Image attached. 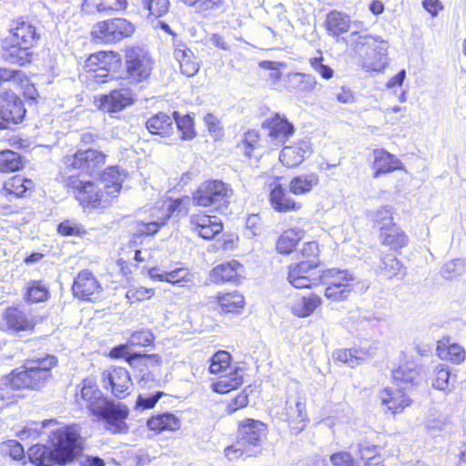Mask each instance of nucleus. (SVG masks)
Here are the masks:
<instances>
[{"instance_id": "obj_47", "label": "nucleus", "mask_w": 466, "mask_h": 466, "mask_svg": "<svg viewBox=\"0 0 466 466\" xmlns=\"http://www.w3.org/2000/svg\"><path fill=\"white\" fill-rule=\"evenodd\" d=\"M367 352L357 350V349H342L339 350L334 353V358L353 368L365 360Z\"/></svg>"}, {"instance_id": "obj_39", "label": "nucleus", "mask_w": 466, "mask_h": 466, "mask_svg": "<svg viewBox=\"0 0 466 466\" xmlns=\"http://www.w3.org/2000/svg\"><path fill=\"white\" fill-rule=\"evenodd\" d=\"M380 231V239L384 245H389L393 248H400L407 245L408 237L394 223L390 226L383 227Z\"/></svg>"}, {"instance_id": "obj_57", "label": "nucleus", "mask_w": 466, "mask_h": 466, "mask_svg": "<svg viewBox=\"0 0 466 466\" xmlns=\"http://www.w3.org/2000/svg\"><path fill=\"white\" fill-rule=\"evenodd\" d=\"M380 268L388 279L397 276L401 269V263L393 256L387 255L381 258Z\"/></svg>"}, {"instance_id": "obj_21", "label": "nucleus", "mask_w": 466, "mask_h": 466, "mask_svg": "<svg viewBox=\"0 0 466 466\" xmlns=\"http://www.w3.org/2000/svg\"><path fill=\"white\" fill-rule=\"evenodd\" d=\"M262 127L268 131V136L277 143H284L294 133L293 125L279 114L267 118Z\"/></svg>"}, {"instance_id": "obj_26", "label": "nucleus", "mask_w": 466, "mask_h": 466, "mask_svg": "<svg viewBox=\"0 0 466 466\" xmlns=\"http://www.w3.org/2000/svg\"><path fill=\"white\" fill-rule=\"evenodd\" d=\"M80 396L94 415L108 400L103 397L101 390L90 379L83 380Z\"/></svg>"}, {"instance_id": "obj_22", "label": "nucleus", "mask_w": 466, "mask_h": 466, "mask_svg": "<svg viewBox=\"0 0 466 466\" xmlns=\"http://www.w3.org/2000/svg\"><path fill=\"white\" fill-rule=\"evenodd\" d=\"M422 370V366L413 361H406L392 370V378L396 382L417 386L425 380Z\"/></svg>"}, {"instance_id": "obj_61", "label": "nucleus", "mask_w": 466, "mask_h": 466, "mask_svg": "<svg viewBox=\"0 0 466 466\" xmlns=\"http://www.w3.org/2000/svg\"><path fill=\"white\" fill-rule=\"evenodd\" d=\"M465 268L464 261L461 259H453L445 263L441 268V274L446 279H452L461 275Z\"/></svg>"}, {"instance_id": "obj_9", "label": "nucleus", "mask_w": 466, "mask_h": 466, "mask_svg": "<svg viewBox=\"0 0 466 466\" xmlns=\"http://www.w3.org/2000/svg\"><path fill=\"white\" fill-rule=\"evenodd\" d=\"M68 184L74 190L76 198L84 208H105L111 203L112 198L106 196V191L98 182L71 177Z\"/></svg>"}, {"instance_id": "obj_45", "label": "nucleus", "mask_w": 466, "mask_h": 466, "mask_svg": "<svg viewBox=\"0 0 466 466\" xmlns=\"http://www.w3.org/2000/svg\"><path fill=\"white\" fill-rule=\"evenodd\" d=\"M430 379L432 388L442 391H450L451 390V373L449 366L446 364L435 366Z\"/></svg>"}, {"instance_id": "obj_31", "label": "nucleus", "mask_w": 466, "mask_h": 466, "mask_svg": "<svg viewBox=\"0 0 466 466\" xmlns=\"http://www.w3.org/2000/svg\"><path fill=\"white\" fill-rule=\"evenodd\" d=\"M123 182V175L116 167H110L103 171L98 183L106 191V196L114 198L120 192Z\"/></svg>"}, {"instance_id": "obj_8", "label": "nucleus", "mask_w": 466, "mask_h": 466, "mask_svg": "<svg viewBox=\"0 0 466 466\" xmlns=\"http://www.w3.org/2000/svg\"><path fill=\"white\" fill-rule=\"evenodd\" d=\"M135 25L122 17H115L97 22L93 25L91 35L94 41L106 45L116 44L130 37Z\"/></svg>"}, {"instance_id": "obj_53", "label": "nucleus", "mask_w": 466, "mask_h": 466, "mask_svg": "<svg viewBox=\"0 0 466 466\" xmlns=\"http://www.w3.org/2000/svg\"><path fill=\"white\" fill-rule=\"evenodd\" d=\"M258 146V133L254 130H249L244 134V137L238 145V148L242 150L247 157H251Z\"/></svg>"}, {"instance_id": "obj_38", "label": "nucleus", "mask_w": 466, "mask_h": 466, "mask_svg": "<svg viewBox=\"0 0 466 466\" xmlns=\"http://www.w3.org/2000/svg\"><path fill=\"white\" fill-rule=\"evenodd\" d=\"M11 33L13 42L25 46H32L37 39L35 27L25 21L17 22L16 25L11 29Z\"/></svg>"}, {"instance_id": "obj_48", "label": "nucleus", "mask_w": 466, "mask_h": 466, "mask_svg": "<svg viewBox=\"0 0 466 466\" xmlns=\"http://www.w3.org/2000/svg\"><path fill=\"white\" fill-rule=\"evenodd\" d=\"M23 167L21 157L18 153L12 150H4L0 152V171L14 172Z\"/></svg>"}, {"instance_id": "obj_1", "label": "nucleus", "mask_w": 466, "mask_h": 466, "mask_svg": "<svg viewBox=\"0 0 466 466\" xmlns=\"http://www.w3.org/2000/svg\"><path fill=\"white\" fill-rule=\"evenodd\" d=\"M50 433L52 447L35 444L28 451L30 461L36 466L65 465L75 457L79 435L74 427L54 428Z\"/></svg>"}, {"instance_id": "obj_46", "label": "nucleus", "mask_w": 466, "mask_h": 466, "mask_svg": "<svg viewBox=\"0 0 466 466\" xmlns=\"http://www.w3.org/2000/svg\"><path fill=\"white\" fill-rule=\"evenodd\" d=\"M173 122L175 130L177 129L181 133V139H192L196 133L193 127V119L188 115L180 116L178 112L173 113Z\"/></svg>"}, {"instance_id": "obj_25", "label": "nucleus", "mask_w": 466, "mask_h": 466, "mask_svg": "<svg viewBox=\"0 0 466 466\" xmlns=\"http://www.w3.org/2000/svg\"><path fill=\"white\" fill-rule=\"evenodd\" d=\"M267 426L260 420L247 419L239 425L238 433L243 443L259 446L266 436Z\"/></svg>"}, {"instance_id": "obj_43", "label": "nucleus", "mask_w": 466, "mask_h": 466, "mask_svg": "<svg viewBox=\"0 0 466 466\" xmlns=\"http://www.w3.org/2000/svg\"><path fill=\"white\" fill-rule=\"evenodd\" d=\"M303 235L304 232L299 228H289L284 231L277 242L278 251L282 254L291 253Z\"/></svg>"}, {"instance_id": "obj_5", "label": "nucleus", "mask_w": 466, "mask_h": 466, "mask_svg": "<svg viewBox=\"0 0 466 466\" xmlns=\"http://www.w3.org/2000/svg\"><path fill=\"white\" fill-rule=\"evenodd\" d=\"M189 204L190 198L185 197L174 199L167 205L150 208L148 214L137 221V231L144 235L156 234L174 212L177 211L179 215H186L188 211Z\"/></svg>"}, {"instance_id": "obj_64", "label": "nucleus", "mask_w": 466, "mask_h": 466, "mask_svg": "<svg viewBox=\"0 0 466 466\" xmlns=\"http://www.w3.org/2000/svg\"><path fill=\"white\" fill-rule=\"evenodd\" d=\"M373 220L380 230L383 227L390 226L393 223L391 208L388 206L380 207L376 210Z\"/></svg>"}, {"instance_id": "obj_2", "label": "nucleus", "mask_w": 466, "mask_h": 466, "mask_svg": "<svg viewBox=\"0 0 466 466\" xmlns=\"http://www.w3.org/2000/svg\"><path fill=\"white\" fill-rule=\"evenodd\" d=\"M56 365V357L49 354L28 360L22 370L12 371L10 386L14 389H39L50 379L51 370Z\"/></svg>"}, {"instance_id": "obj_44", "label": "nucleus", "mask_w": 466, "mask_h": 466, "mask_svg": "<svg viewBox=\"0 0 466 466\" xmlns=\"http://www.w3.org/2000/svg\"><path fill=\"white\" fill-rule=\"evenodd\" d=\"M327 29L332 35H339L350 29L349 15L339 11H331L326 19Z\"/></svg>"}, {"instance_id": "obj_33", "label": "nucleus", "mask_w": 466, "mask_h": 466, "mask_svg": "<svg viewBox=\"0 0 466 466\" xmlns=\"http://www.w3.org/2000/svg\"><path fill=\"white\" fill-rule=\"evenodd\" d=\"M354 275L347 269L329 268L321 271L320 284L331 285H348L354 288Z\"/></svg>"}, {"instance_id": "obj_37", "label": "nucleus", "mask_w": 466, "mask_h": 466, "mask_svg": "<svg viewBox=\"0 0 466 466\" xmlns=\"http://www.w3.org/2000/svg\"><path fill=\"white\" fill-rule=\"evenodd\" d=\"M150 431L161 432L165 431H174L180 426V421L177 416L166 412L152 416L147 422Z\"/></svg>"}, {"instance_id": "obj_10", "label": "nucleus", "mask_w": 466, "mask_h": 466, "mask_svg": "<svg viewBox=\"0 0 466 466\" xmlns=\"http://www.w3.org/2000/svg\"><path fill=\"white\" fill-rule=\"evenodd\" d=\"M320 260H302L289 268L288 280L296 289H311L320 284Z\"/></svg>"}, {"instance_id": "obj_52", "label": "nucleus", "mask_w": 466, "mask_h": 466, "mask_svg": "<svg viewBox=\"0 0 466 466\" xmlns=\"http://www.w3.org/2000/svg\"><path fill=\"white\" fill-rule=\"evenodd\" d=\"M291 81L296 84V88L303 93L312 92L318 86L316 77L310 74L296 73Z\"/></svg>"}, {"instance_id": "obj_58", "label": "nucleus", "mask_w": 466, "mask_h": 466, "mask_svg": "<svg viewBox=\"0 0 466 466\" xmlns=\"http://www.w3.org/2000/svg\"><path fill=\"white\" fill-rule=\"evenodd\" d=\"M154 335L148 329L134 331L127 339L130 346L147 347L153 343Z\"/></svg>"}, {"instance_id": "obj_4", "label": "nucleus", "mask_w": 466, "mask_h": 466, "mask_svg": "<svg viewBox=\"0 0 466 466\" xmlns=\"http://www.w3.org/2000/svg\"><path fill=\"white\" fill-rule=\"evenodd\" d=\"M154 67L150 53L139 46H130L124 50V79L131 85L147 82Z\"/></svg>"}, {"instance_id": "obj_14", "label": "nucleus", "mask_w": 466, "mask_h": 466, "mask_svg": "<svg viewBox=\"0 0 466 466\" xmlns=\"http://www.w3.org/2000/svg\"><path fill=\"white\" fill-rule=\"evenodd\" d=\"M103 386L111 390L113 396L124 399L129 394L132 380L129 372L122 367H110L101 375Z\"/></svg>"}, {"instance_id": "obj_49", "label": "nucleus", "mask_w": 466, "mask_h": 466, "mask_svg": "<svg viewBox=\"0 0 466 466\" xmlns=\"http://www.w3.org/2000/svg\"><path fill=\"white\" fill-rule=\"evenodd\" d=\"M47 427L57 428L58 422L55 420H44L42 422H31L26 425L19 433L18 436L21 440L28 438L35 439L43 433V430Z\"/></svg>"}, {"instance_id": "obj_3", "label": "nucleus", "mask_w": 466, "mask_h": 466, "mask_svg": "<svg viewBox=\"0 0 466 466\" xmlns=\"http://www.w3.org/2000/svg\"><path fill=\"white\" fill-rule=\"evenodd\" d=\"M356 51L363 56L362 66L367 70L380 72L387 65L388 43L367 34L352 33Z\"/></svg>"}, {"instance_id": "obj_20", "label": "nucleus", "mask_w": 466, "mask_h": 466, "mask_svg": "<svg viewBox=\"0 0 466 466\" xmlns=\"http://www.w3.org/2000/svg\"><path fill=\"white\" fill-rule=\"evenodd\" d=\"M100 289L96 278L88 270L80 271L72 287L74 296L86 300H90Z\"/></svg>"}, {"instance_id": "obj_42", "label": "nucleus", "mask_w": 466, "mask_h": 466, "mask_svg": "<svg viewBox=\"0 0 466 466\" xmlns=\"http://www.w3.org/2000/svg\"><path fill=\"white\" fill-rule=\"evenodd\" d=\"M30 47L14 42L11 46L4 50L3 58L10 64L24 66L31 62V54L28 51Z\"/></svg>"}, {"instance_id": "obj_6", "label": "nucleus", "mask_w": 466, "mask_h": 466, "mask_svg": "<svg viewBox=\"0 0 466 466\" xmlns=\"http://www.w3.org/2000/svg\"><path fill=\"white\" fill-rule=\"evenodd\" d=\"M231 356L226 350L216 352L210 359L209 371L213 374H222L212 388L215 392L228 393L238 388L243 383V370L230 367Z\"/></svg>"}, {"instance_id": "obj_24", "label": "nucleus", "mask_w": 466, "mask_h": 466, "mask_svg": "<svg viewBox=\"0 0 466 466\" xmlns=\"http://www.w3.org/2000/svg\"><path fill=\"white\" fill-rule=\"evenodd\" d=\"M311 154V146L309 141L303 140L296 145L285 147L279 155L280 162L287 167H296Z\"/></svg>"}, {"instance_id": "obj_13", "label": "nucleus", "mask_w": 466, "mask_h": 466, "mask_svg": "<svg viewBox=\"0 0 466 466\" xmlns=\"http://www.w3.org/2000/svg\"><path fill=\"white\" fill-rule=\"evenodd\" d=\"M106 156L96 149L77 150L72 156L64 157V164L70 169H77L88 174L96 173L106 163Z\"/></svg>"}, {"instance_id": "obj_40", "label": "nucleus", "mask_w": 466, "mask_h": 466, "mask_svg": "<svg viewBox=\"0 0 466 466\" xmlns=\"http://www.w3.org/2000/svg\"><path fill=\"white\" fill-rule=\"evenodd\" d=\"M217 299L221 310L226 313H240L245 305L244 296L238 291L218 294Z\"/></svg>"}, {"instance_id": "obj_62", "label": "nucleus", "mask_w": 466, "mask_h": 466, "mask_svg": "<svg viewBox=\"0 0 466 466\" xmlns=\"http://www.w3.org/2000/svg\"><path fill=\"white\" fill-rule=\"evenodd\" d=\"M96 4V11L99 13H109L113 11H122L127 8V0H97Z\"/></svg>"}, {"instance_id": "obj_55", "label": "nucleus", "mask_w": 466, "mask_h": 466, "mask_svg": "<svg viewBox=\"0 0 466 466\" xmlns=\"http://www.w3.org/2000/svg\"><path fill=\"white\" fill-rule=\"evenodd\" d=\"M26 295L29 301L41 302L46 299L48 290L41 282L32 281L28 285Z\"/></svg>"}, {"instance_id": "obj_17", "label": "nucleus", "mask_w": 466, "mask_h": 466, "mask_svg": "<svg viewBox=\"0 0 466 466\" xmlns=\"http://www.w3.org/2000/svg\"><path fill=\"white\" fill-rule=\"evenodd\" d=\"M175 60L179 64L181 73L187 76H194L199 70V62L193 51L182 41L175 39L173 42Z\"/></svg>"}, {"instance_id": "obj_23", "label": "nucleus", "mask_w": 466, "mask_h": 466, "mask_svg": "<svg viewBox=\"0 0 466 466\" xmlns=\"http://www.w3.org/2000/svg\"><path fill=\"white\" fill-rule=\"evenodd\" d=\"M381 404L393 414L400 413L411 403L410 398L400 389L384 388L380 391Z\"/></svg>"}, {"instance_id": "obj_32", "label": "nucleus", "mask_w": 466, "mask_h": 466, "mask_svg": "<svg viewBox=\"0 0 466 466\" xmlns=\"http://www.w3.org/2000/svg\"><path fill=\"white\" fill-rule=\"evenodd\" d=\"M436 350L440 359L455 364L461 363L466 357L464 349L457 343H451L449 339L439 340Z\"/></svg>"}, {"instance_id": "obj_50", "label": "nucleus", "mask_w": 466, "mask_h": 466, "mask_svg": "<svg viewBox=\"0 0 466 466\" xmlns=\"http://www.w3.org/2000/svg\"><path fill=\"white\" fill-rule=\"evenodd\" d=\"M223 0H197L190 6L204 17H209L218 13L223 6Z\"/></svg>"}, {"instance_id": "obj_60", "label": "nucleus", "mask_w": 466, "mask_h": 466, "mask_svg": "<svg viewBox=\"0 0 466 466\" xmlns=\"http://www.w3.org/2000/svg\"><path fill=\"white\" fill-rule=\"evenodd\" d=\"M309 65L312 69L325 80H329L334 76V70L324 63V57L322 56L311 57L309 59Z\"/></svg>"}, {"instance_id": "obj_19", "label": "nucleus", "mask_w": 466, "mask_h": 466, "mask_svg": "<svg viewBox=\"0 0 466 466\" xmlns=\"http://www.w3.org/2000/svg\"><path fill=\"white\" fill-rule=\"evenodd\" d=\"M3 319L6 329L15 332L32 329L35 325L30 313L16 307L6 309Z\"/></svg>"}, {"instance_id": "obj_59", "label": "nucleus", "mask_w": 466, "mask_h": 466, "mask_svg": "<svg viewBox=\"0 0 466 466\" xmlns=\"http://www.w3.org/2000/svg\"><path fill=\"white\" fill-rule=\"evenodd\" d=\"M167 283L172 285L182 286V283L192 282V275L187 268H177L176 269L167 271Z\"/></svg>"}, {"instance_id": "obj_36", "label": "nucleus", "mask_w": 466, "mask_h": 466, "mask_svg": "<svg viewBox=\"0 0 466 466\" xmlns=\"http://www.w3.org/2000/svg\"><path fill=\"white\" fill-rule=\"evenodd\" d=\"M322 303V299L315 294L310 293L308 296L301 297L291 306L292 313L299 318H306L310 316L317 308Z\"/></svg>"}, {"instance_id": "obj_54", "label": "nucleus", "mask_w": 466, "mask_h": 466, "mask_svg": "<svg viewBox=\"0 0 466 466\" xmlns=\"http://www.w3.org/2000/svg\"><path fill=\"white\" fill-rule=\"evenodd\" d=\"M144 9L155 17H160L167 13L170 3L169 0H142Z\"/></svg>"}, {"instance_id": "obj_7", "label": "nucleus", "mask_w": 466, "mask_h": 466, "mask_svg": "<svg viewBox=\"0 0 466 466\" xmlns=\"http://www.w3.org/2000/svg\"><path fill=\"white\" fill-rule=\"evenodd\" d=\"M233 193L229 184L221 180H208L200 184L193 195L192 201L199 207L221 209L228 207Z\"/></svg>"}, {"instance_id": "obj_12", "label": "nucleus", "mask_w": 466, "mask_h": 466, "mask_svg": "<svg viewBox=\"0 0 466 466\" xmlns=\"http://www.w3.org/2000/svg\"><path fill=\"white\" fill-rule=\"evenodd\" d=\"M277 414L289 424L290 431L295 435L301 432L309 421L305 399L297 394L289 396L284 408Z\"/></svg>"}, {"instance_id": "obj_15", "label": "nucleus", "mask_w": 466, "mask_h": 466, "mask_svg": "<svg viewBox=\"0 0 466 466\" xmlns=\"http://www.w3.org/2000/svg\"><path fill=\"white\" fill-rule=\"evenodd\" d=\"M25 114L22 100L14 92L0 93V117L4 122V128H7L10 123L21 122Z\"/></svg>"}, {"instance_id": "obj_41", "label": "nucleus", "mask_w": 466, "mask_h": 466, "mask_svg": "<svg viewBox=\"0 0 466 466\" xmlns=\"http://www.w3.org/2000/svg\"><path fill=\"white\" fill-rule=\"evenodd\" d=\"M319 176L315 173L303 174L293 177L289 183V190L294 195L310 192L319 184Z\"/></svg>"}, {"instance_id": "obj_11", "label": "nucleus", "mask_w": 466, "mask_h": 466, "mask_svg": "<svg viewBox=\"0 0 466 466\" xmlns=\"http://www.w3.org/2000/svg\"><path fill=\"white\" fill-rule=\"evenodd\" d=\"M95 415L104 421V428L112 434H125L129 430L126 422L129 410L121 402L107 400Z\"/></svg>"}, {"instance_id": "obj_29", "label": "nucleus", "mask_w": 466, "mask_h": 466, "mask_svg": "<svg viewBox=\"0 0 466 466\" xmlns=\"http://www.w3.org/2000/svg\"><path fill=\"white\" fill-rule=\"evenodd\" d=\"M241 268V264L235 259L219 264L210 271V280L214 283L235 281L239 276Z\"/></svg>"}, {"instance_id": "obj_30", "label": "nucleus", "mask_w": 466, "mask_h": 466, "mask_svg": "<svg viewBox=\"0 0 466 466\" xmlns=\"http://www.w3.org/2000/svg\"><path fill=\"white\" fill-rule=\"evenodd\" d=\"M269 199L273 208L279 212L296 211L300 208V204L288 196L279 184L271 188Z\"/></svg>"}, {"instance_id": "obj_51", "label": "nucleus", "mask_w": 466, "mask_h": 466, "mask_svg": "<svg viewBox=\"0 0 466 466\" xmlns=\"http://www.w3.org/2000/svg\"><path fill=\"white\" fill-rule=\"evenodd\" d=\"M326 289L324 291V296L330 301L338 302L346 300L351 291L353 290L352 287H350L348 285H326Z\"/></svg>"}, {"instance_id": "obj_35", "label": "nucleus", "mask_w": 466, "mask_h": 466, "mask_svg": "<svg viewBox=\"0 0 466 466\" xmlns=\"http://www.w3.org/2000/svg\"><path fill=\"white\" fill-rule=\"evenodd\" d=\"M34 186L33 180L16 175L4 183L2 193L5 196L21 198L24 197L28 190H31Z\"/></svg>"}, {"instance_id": "obj_16", "label": "nucleus", "mask_w": 466, "mask_h": 466, "mask_svg": "<svg viewBox=\"0 0 466 466\" xmlns=\"http://www.w3.org/2000/svg\"><path fill=\"white\" fill-rule=\"evenodd\" d=\"M134 103V94L129 88L115 89L99 99V108L107 113H116Z\"/></svg>"}, {"instance_id": "obj_28", "label": "nucleus", "mask_w": 466, "mask_h": 466, "mask_svg": "<svg viewBox=\"0 0 466 466\" xmlns=\"http://www.w3.org/2000/svg\"><path fill=\"white\" fill-rule=\"evenodd\" d=\"M146 127L151 134L162 137L169 138L175 133L173 117L163 112L149 117Z\"/></svg>"}, {"instance_id": "obj_56", "label": "nucleus", "mask_w": 466, "mask_h": 466, "mask_svg": "<svg viewBox=\"0 0 466 466\" xmlns=\"http://www.w3.org/2000/svg\"><path fill=\"white\" fill-rule=\"evenodd\" d=\"M380 447L369 442L368 441H360L358 444V455L364 462H369L380 453Z\"/></svg>"}, {"instance_id": "obj_34", "label": "nucleus", "mask_w": 466, "mask_h": 466, "mask_svg": "<svg viewBox=\"0 0 466 466\" xmlns=\"http://www.w3.org/2000/svg\"><path fill=\"white\" fill-rule=\"evenodd\" d=\"M120 62V55L116 52H97L92 54L85 62V67L89 73L96 72L100 66H116Z\"/></svg>"}, {"instance_id": "obj_63", "label": "nucleus", "mask_w": 466, "mask_h": 466, "mask_svg": "<svg viewBox=\"0 0 466 466\" xmlns=\"http://www.w3.org/2000/svg\"><path fill=\"white\" fill-rule=\"evenodd\" d=\"M153 295V289H147L144 287H131L126 292V298L130 303L150 299Z\"/></svg>"}, {"instance_id": "obj_18", "label": "nucleus", "mask_w": 466, "mask_h": 466, "mask_svg": "<svg viewBox=\"0 0 466 466\" xmlns=\"http://www.w3.org/2000/svg\"><path fill=\"white\" fill-rule=\"evenodd\" d=\"M190 224L192 229L204 239H212L219 234L223 226L221 220L217 217H210L205 214H196L191 216Z\"/></svg>"}, {"instance_id": "obj_27", "label": "nucleus", "mask_w": 466, "mask_h": 466, "mask_svg": "<svg viewBox=\"0 0 466 466\" xmlns=\"http://www.w3.org/2000/svg\"><path fill=\"white\" fill-rule=\"evenodd\" d=\"M373 157L374 161L372 168L374 170V178H378L382 174L400 168V161L394 155L384 149H375L373 151Z\"/></svg>"}]
</instances>
